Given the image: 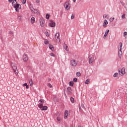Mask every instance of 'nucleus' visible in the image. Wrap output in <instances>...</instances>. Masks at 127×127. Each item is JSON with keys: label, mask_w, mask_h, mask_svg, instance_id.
<instances>
[{"label": "nucleus", "mask_w": 127, "mask_h": 127, "mask_svg": "<svg viewBox=\"0 0 127 127\" xmlns=\"http://www.w3.org/2000/svg\"><path fill=\"white\" fill-rule=\"evenodd\" d=\"M118 76H119V73H118L117 72H116L113 75V77L114 78H117V77H118Z\"/></svg>", "instance_id": "24"}, {"label": "nucleus", "mask_w": 127, "mask_h": 127, "mask_svg": "<svg viewBox=\"0 0 127 127\" xmlns=\"http://www.w3.org/2000/svg\"><path fill=\"white\" fill-rule=\"evenodd\" d=\"M27 83H25L23 84V87H25V86H27Z\"/></svg>", "instance_id": "42"}, {"label": "nucleus", "mask_w": 127, "mask_h": 127, "mask_svg": "<svg viewBox=\"0 0 127 127\" xmlns=\"http://www.w3.org/2000/svg\"><path fill=\"white\" fill-rule=\"evenodd\" d=\"M26 3V0H23V4H25Z\"/></svg>", "instance_id": "43"}, {"label": "nucleus", "mask_w": 127, "mask_h": 127, "mask_svg": "<svg viewBox=\"0 0 127 127\" xmlns=\"http://www.w3.org/2000/svg\"><path fill=\"white\" fill-rule=\"evenodd\" d=\"M56 23L54 22V20H51L49 24V26L50 27H55Z\"/></svg>", "instance_id": "9"}, {"label": "nucleus", "mask_w": 127, "mask_h": 127, "mask_svg": "<svg viewBox=\"0 0 127 127\" xmlns=\"http://www.w3.org/2000/svg\"><path fill=\"white\" fill-rule=\"evenodd\" d=\"M49 48H50V49L51 50H52V51H54V50H55L54 47H53V46L52 45H49Z\"/></svg>", "instance_id": "19"}, {"label": "nucleus", "mask_w": 127, "mask_h": 127, "mask_svg": "<svg viewBox=\"0 0 127 127\" xmlns=\"http://www.w3.org/2000/svg\"><path fill=\"white\" fill-rule=\"evenodd\" d=\"M29 82L30 84V86H31V87H32V85H33V81H32V79H30L29 80Z\"/></svg>", "instance_id": "21"}, {"label": "nucleus", "mask_w": 127, "mask_h": 127, "mask_svg": "<svg viewBox=\"0 0 127 127\" xmlns=\"http://www.w3.org/2000/svg\"><path fill=\"white\" fill-rule=\"evenodd\" d=\"M76 76H77V77H80L81 76V73H80V72H76Z\"/></svg>", "instance_id": "31"}, {"label": "nucleus", "mask_w": 127, "mask_h": 127, "mask_svg": "<svg viewBox=\"0 0 127 127\" xmlns=\"http://www.w3.org/2000/svg\"><path fill=\"white\" fill-rule=\"evenodd\" d=\"M55 38L57 41L60 42V34L59 33V32H57L56 33Z\"/></svg>", "instance_id": "7"}, {"label": "nucleus", "mask_w": 127, "mask_h": 127, "mask_svg": "<svg viewBox=\"0 0 127 127\" xmlns=\"http://www.w3.org/2000/svg\"><path fill=\"white\" fill-rule=\"evenodd\" d=\"M107 17H108V15L107 14L103 15V18H106Z\"/></svg>", "instance_id": "39"}, {"label": "nucleus", "mask_w": 127, "mask_h": 127, "mask_svg": "<svg viewBox=\"0 0 127 127\" xmlns=\"http://www.w3.org/2000/svg\"><path fill=\"white\" fill-rule=\"evenodd\" d=\"M121 3H122L123 5H124V3H123V1H121Z\"/></svg>", "instance_id": "45"}, {"label": "nucleus", "mask_w": 127, "mask_h": 127, "mask_svg": "<svg viewBox=\"0 0 127 127\" xmlns=\"http://www.w3.org/2000/svg\"><path fill=\"white\" fill-rule=\"evenodd\" d=\"M77 81H78V79H77V78H73V82H75L76 83Z\"/></svg>", "instance_id": "37"}, {"label": "nucleus", "mask_w": 127, "mask_h": 127, "mask_svg": "<svg viewBox=\"0 0 127 127\" xmlns=\"http://www.w3.org/2000/svg\"><path fill=\"white\" fill-rule=\"evenodd\" d=\"M12 0H9V2H11Z\"/></svg>", "instance_id": "47"}, {"label": "nucleus", "mask_w": 127, "mask_h": 127, "mask_svg": "<svg viewBox=\"0 0 127 127\" xmlns=\"http://www.w3.org/2000/svg\"><path fill=\"white\" fill-rule=\"evenodd\" d=\"M47 86H48L49 88H52V85L50 83H47Z\"/></svg>", "instance_id": "33"}, {"label": "nucleus", "mask_w": 127, "mask_h": 127, "mask_svg": "<svg viewBox=\"0 0 127 127\" xmlns=\"http://www.w3.org/2000/svg\"><path fill=\"white\" fill-rule=\"evenodd\" d=\"M44 43L46 45L48 44L49 43V41L47 40H45Z\"/></svg>", "instance_id": "29"}, {"label": "nucleus", "mask_w": 127, "mask_h": 127, "mask_svg": "<svg viewBox=\"0 0 127 127\" xmlns=\"http://www.w3.org/2000/svg\"><path fill=\"white\" fill-rule=\"evenodd\" d=\"M67 117H68V111L67 110H65L64 112V119H67Z\"/></svg>", "instance_id": "17"}, {"label": "nucleus", "mask_w": 127, "mask_h": 127, "mask_svg": "<svg viewBox=\"0 0 127 127\" xmlns=\"http://www.w3.org/2000/svg\"><path fill=\"white\" fill-rule=\"evenodd\" d=\"M109 32H110V30H106L105 31L104 35L103 36L104 39H107V36H108V34H109Z\"/></svg>", "instance_id": "12"}, {"label": "nucleus", "mask_w": 127, "mask_h": 127, "mask_svg": "<svg viewBox=\"0 0 127 127\" xmlns=\"http://www.w3.org/2000/svg\"><path fill=\"white\" fill-rule=\"evenodd\" d=\"M12 5L15 9V10L18 12L20 8H21V6L19 3H17L16 0H13L12 2Z\"/></svg>", "instance_id": "1"}, {"label": "nucleus", "mask_w": 127, "mask_h": 127, "mask_svg": "<svg viewBox=\"0 0 127 127\" xmlns=\"http://www.w3.org/2000/svg\"><path fill=\"white\" fill-rule=\"evenodd\" d=\"M40 24L42 27H44V25H45V20L43 18L40 19Z\"/></svg>", "instance_id": "8"}, {"label": "nucleus", "mask_w": 127, "mask_h": 127, "mask_svg": "<svg viewBox=\"0 0 127 127\" xmlns=\"http://www.w3.org/2000/svg\"><path fill=\"white\" fill-rule=\"evenodd\" d=\"M122 47H123V43H120L119 44L118 56L119 58H122V55H123V52L122 51Z\"/></svg>", "instance_id": "3"}, {"label": "nucleus", "mask_w": 127, "mask_h": 127, "mask_svg": "<svg viewBox=\"0 0 127 127\" xmlns=\"http://www.w3.org/2000/svg\"><path fill=\"white\" fill-rule=\"evenodd\" d=\"M64 7L67 9V10L70 9V7H71V4L69 3V2H66L64 3Z\"/></svg>", "instance_id": "10"}, {"label": "nucleus", "mask_w": 127, "mask_h": 127, "mask_svg": "<svg viewBox=\"0 0 127 127\" xmlns=\"http://www.w3.org/2000/svg\"><path fill=\"white\" fill-rule=\"evenodd\" d=\"M119 73L121 76L125 75V74H126V68L125 67H123L122 69H120L119 70Z\"/></svg>", "instance_id": "5"}, {"label": "nucleus", "mask_w": 127, "mask_h": 127, "mask_svg": "<svg viewBox=\"0 0 127 127\" xmlns=\"http://www.w3.org/2000/svg\"><path fill=\"white\" fill-rule=\"evenodd\" d=\"M29 88V86L27 84L26 86V89H28Z\"/></svg>", "instance_id": "44"}, {"label": "nucleus", "mask_w": 127, "mask_h": 127, "mask_svg": "<svg viewBox=\"0 0 127 127\" xmlns=\"http://www.w3.org/2000/svg\"><path fill=\"white\" fill-rule=\"evenodd\" d=\"M11 34H13V32H11Z\"/></svg>", "instance_id": "49"}, {"label": "nucleus", "mask_w": 127, "mask_h": 127, "mask_svg": "<svg viewBox=\"0 0 127 127\" xmlns=\"http://www.w3.org/2000/svg\"><path fill=\"white\" fill-rule=\"evenodd\" d=\"M50 56H52V57H55V55L53 53H51L50 54Z\"/></svg>", "instance_id": "35"}, {"label": "nucleus", "mask_w": 127, "mask_h": 127, "mask_svg": "<svg viewBox=\"0 0 127 127\" xmlns=\"http://www.w3.org/2000/svg\"><path fill=\"white\" fill-rule=\"evenodd\" d=\"M109 24V22H108V20L106 19L104 20V22L103 23V27L106 28L107 27V25Z\"/></svg>", "instance_id": "13"}, {"label": "nucleus", "mask_w": 127, "mask_h": 127, "mask_svg": "<svg viewBox=\"0 0 127 127\" xmlns=\"http://www.w3.org/2000/svg\"><path fill=\"white\" fill-rule=\"evenodd\" d=\"M127 32H124V37H126V36H127Z\"/></svg>", "instance_id": "36"}, {"label": "nucleus", "mask_w": 127, "mask_h": 127, "mask_svg": "<svg viewBox=\"0 0 127 127\" xmlns=\"http://www.w3.org/2000/svg\"><path fill=\"white\" fill-rule=\"evenodd\" d=\"M49 81H51V79L49 78Z\"/></svg>", "instance_id": "48"}, {"label": "nucleus", "mask_w": 127, "mask_h": 127, "mask_svg": "<svg viewBox=\"0 0 127 127\" xmlns=\"http://www.w3.org/2000/svg\"><path fill=\"white\" fill-rule=\"evenodd\" d=\"M37 3H39V0L37 1Z\"/></svg>", "instance_id": "46"}, {"label": "nucleus", "mask_w": 127, "mask_h": 127, "mask_svg": "<svg viewBox=\"0 0 127 127\" xmlns=\"http://www.w3.org/2000/svg\"><path fill=\"white\" fill-rule=\"evenodd\" d=\"M46 35L47 37L49 36L50 35L49 33L48 32H46Z\"/></svg>", "instance_id": "38"}, {"label": "nucleus", "mask_w": 127, "mask_h": 127, "mask_svg": "<svg viewBox=\"0 0 127 127\" xmlns=\"http://www.w3.org/2000/svg\"><path fill=\"white\" fill-rule=\"evenodd\" d=\"M42 108L41 111H47V109H48V107L46 106H43Z\"/></svg>", "instance_id": "20"}, {"label": "nucleus", "mask_w": 127, "mask_h": 127, "mask_svg": "<svg viewBox=\"0 0 127 127\" xmlns=\"http://www.w3.org/2000/svg\"><path fill=\"white\" fill-rule=\"evenodd\" d=\"M66 92H67V93H68V94L69 95H70V94H71V93H72V89H71V87H68L67 88Z\"/></svg>", "instance_id": "14"}, {"label": "nucleus", "mask_w": 127, "mask_h": 127, "mask_svg": "<svg viewBox=\"0 0 127 127\" xmlns=\"http://www.w3.org/2000/svg\"><path fill=\"white\" fill-rule=\"evenodd\" d=\"M69 85L70 87H73L74 86V82H73V81H70L69 83Z\"/></svg>", "instance_id": "23"}, {"label": "nucleus", "mask_w": 127, "mask_h": 127, "mask_svg": "<svg viewBox=\"0 0 127 127\" xmlns=\"http://www.w3.org/2000/svg\"><path fill=\"white\" fill-rule=\"evenodd\" d=\"M39 102H40L38 104V107L40 108V109L42 108L43 107V104L45 103V101L43 99H40Z\"/></svg>", "instance_id": "6"}, {"label": "nucleus", "mask_w": 127, "mask_h": 127, "mask_svg": "<svg viewBox=\"0 0 127 127\" xmlns=\"http://www.w3.org/2000/svg\"><path fill=\"white\" fill-rule=\"evenodd\" d=\"M78 127H81L80 126H79Z\"/></svg>", "instance_id": "51"}, {"label": "nucleus", "mask_w": 127, "mask_h": 127, "mask_svg": "<svg viewBox=\"0 0 127 127\" xmlns=\"http://www.w3.org/2000/svg\"><path fill=\"white\" fill-rule=\"evenodd\" d=\"M89 64H92L93 62H94V58H90L89 59Z\"/></svg>", "instance_id": "18"}, {"label": "nucleus", "mask_w": 127, "mask_h": 127, "mask_svg": "<svg viewBox=\"0 0 127 127\" xmlns=\"http://www.w3.org/2000/svg\"><path fill=\"white\" fill-rule=\"evenodd\" d=\"M11 67L13 69L14 73H15V75H17L18 73L16 72V71H17V66H16V64L14 63H11Z\"/></svg>", "instance_id": "2"}, {"label": "nucleus", "mask_w": 127, "mask_h": 127, "mask_svg": "<svg viewBox=\"0 0 127 127\" xmlns=\"http://www.w3.org/2000/svg\"><path fill=\"white\" fill-rule=\"evenodd\" d=\"M70 101L72 104H74L75 103V100H74V98L73 97L70 98Z\"/></svg>", "instance_id": "28"}, {"label": "nucleus", "mask_w": 127, "mask_h": 127, "mask_svg": "<svg viewBox=\"0 0 127 127\" xmlns=\"http://www.w3.org/2000/svg\"><path fill=\"white\" fill-rule=\"evenodd\" d=\"M30 9L32 12H34L35 9L33 7H30Z\"/></svg>", "instance_id": "26"}, {"label": "nucleus", "mask_w": 127, "mask_h": 127, "mask_svg": "<svg viewBox=\"0 0 127 127\" xmlns=\"http://www.w3.org/2000/svg\"><path fill=\"white\" fill-rule=\"evenodd\" d=\"M49 17H50V16L49 15V14H47L46 15V18L47 19H49Z\"/></svg>", "instance_id": "30"}, {"label": "nucleus", "mask_w": 127, "mask_h": 127, "mask_svg": "<svg viewBox=\"0 0 127 127\" xmlns=\"http://www.w3.org/2000/svg\"><path fill=\"white\" fill-rule=\"evenodd\" d=\"M73 2H76V0H73Z\"/></svg>", "instance_id": "50"}, {"label": "nucleus", "mask_w": 127, "mask_h": 127, "mask_svg": "<svg viewBox=\"0 0 127 127\" xmlns=\"http://www.w3.org/2000/svg\"><path fill=\"white\" fill-rule=\"evenodd\" d=\"M18 19H19V20H22V16L18 15Z\"/></svg>", "instance_id": "27"}, {"label": "nucleus", "mask_w": 127, "mask_h": 127, "mask_svg": "<svg viewBox=\"0 0 127 127\" xmlns=\"http://www.w3.org/2000/svg\"><path fill=\"white\" fill-rule=\"evenodd\" d=\"M64 48L65 51H69V48L68 47V46H67V45H64Z\"/></svg>", "instance_id": "22"}, {"label": "nucleus", "mask_w": 127, "mask_h": 127, "mask_svg": "<svg viewBox=\"0 0 127 127\" xmlns=\"http://www.w3.org/2000/svg\"><path fill=\"white\" fill-rule=\"evenodd\" d=\"M85 84H86V85H88V84H90V79H87L85 82Z\"/></svg>", "instance_id": "25"}, {"label": "nucleus", "mask_w": 127, "mask_h": 127, "mask_svg": "<svg viewBox=\"0 0 127 127\" xmlns=\"http://www.w3.org/2000/svg\"><path fill=\"white\" fill-rule=\"evenodd\" d=\"M122 19H125V18H126V14H123L122 15Z\"/></svg>", "instance_id": "32"}, {"label": "nucleus", "mask_w": 127, "mask_h": 127, "mask_svg": "<svg viewBox=\"0 0 127 127\" xmlns=\"http://www.w3.org/2000/svg\"><path fill=\"white\" fill-rule=\"evenodd\" d=\"M75 17V16L72 14L71 16V19H74V18Z\"/></svg>", "instance_id": "40"}, {"label": "nucleus", "mask_w": 127, "mask_h": 127, "mask_svg": "<svg viewBox=\"0 0 127 127\" xmlns=\"http://www.w3.org/2000/svg\"><path fill=\"white\" fill-rule=\"evenodd\" d=\"M23 60L24 62H27L28 61V56L27 54H25L23 56Z\"/></svg>", "instance_id": "11"}, {"label": "nucleus", "mask_w": 127, "mask_h": 127, "mask_svg": "<svg viewBox=\"0 0 127 127\" xmlns=\"http://www.w3.org/2000/svg\"><path fill=\"white\" fill-rule=\"evenodd\" d=\"M77 65H78V61L74 60H72L70 61V66L75 67V66H77Z\"/></svg>", "instance_id": "4"}, {"label": "nucleus", "mask_w": 127, "mask_h": 127, "mask_svg": "<svg viewBox=\"0 0 127 127\" xmlns=\"http://www.w3.org/2000/svg\"><path fill=\"white\" fill-rule=\"evenodd\" d=\"M115 19V17L113 18H110V21H111V22H112V21H114V20Z\"/></svg>", "instance_id": "34"}, {"label": "nucleus", "mask_w": 127, "mask_h": 127, "mask_svg": "<svg viewBox=\"0 0 127 127\" xmlns=\"http://www.w3.org/2000/svg\"><path fill=\"white\" fill-rule=\"evenodd\" d=\"M33 13H35V14H37V15H39L40 14V13L39 12V10L37 9H35L34 10V12H33Z\"/></svg>", "instance_id": "15"}, {"label": "nucleus", "mask_w": 127, "mask_h": 127, "mask_svg": "<svg viewBox=\"0 0 127 127\" xmlns=\"http://www.w3.org/2000/svg\"><path fill=\"white\" fill-rule=\"evenodd\" d=\"M30 21H31V23L32 24H33L34 23H35V18H34V17H32L31 18Z\"/></svg>", "instance_id": "16"}, {"label": "nucleus", "mask_w": 127, "mask_h": 127, "mask_svg": "<svg viewBox=\"0 0 127 127\" xmlns=\"http://www.w3.org/2000/svg\"><path fill=\"white\" fill-rule=\"evenodd\" d=\"M57 121H58V122H60V121H61V118L58 117L57 118Z\"/></svg>", "instance_id": "41"}]
</instances>
